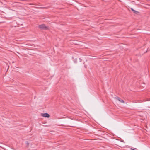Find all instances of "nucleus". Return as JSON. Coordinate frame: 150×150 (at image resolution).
Listing matches in <instances>:
<instances>
[{"mask_svg": "<svg viewBox=\"0 0 150 150\" xmlns=\"http://www.w3.org/2000/svg\"><path fill=\"white\" fill-rule=\"evenodd\" d=\"M115 98L117 99V100H118V99H120V98L118 97H116Z\"/></svg>", "mask_w": 150, "mask_h": 150, "instance_id": "5", "label": "nucleus"}, {"mask_svg": "<svg viewBox=\"0 0 150 150\" xmlns=\"http://www.w3.org/2000/svg\"><path fill=\"white\" fill-rule=\"evenodd\" d=\"M131 10L133 11V12L135 14H137L139 13L138 12L134 10L132 8H131Z\"/></svg>", "mask_w": 150, "mask_h": 150, "instance_id": "3", "label": "nucleus"}, {"mask_svg": "<svg viewBox=\"0 0 150 150\" xmlns=\"http://www.w3.org/2000/svg\"><path fill=\"white\" fill-rule=\"evenodd\" d=\"M132 149V150H136V149Z\"/></svg>", "mask_w": 150, "mask_h": 150, "instance_id": "7", "label": "nucleus"}, {"mask_svg": "<svg viewBox=\"0 0 150 150\" xmlns=\"http://www.w3.org/2000/svg\"><path fill=\"white\" fill-rule=\"evenodd\" d=\"M39 28L41 29L47 30L48 29V27L46 26L44 24H42L39 26Z\"/></svg>", "mask_w": 150, "mask_h": 150, "instance_id": "1", "label": "nucleus"}, {"mask_svg": "<svg viewBox=\"0 0 150 150\" xmlns=\"http://www.w3.org/2000/svg\"><path fill=\"white\" fill-rule=\"evenodd\" d=\"M41 116L45 117H50L48 113H44L41 114Z\"/></svg>", "mask_w": 150, "mask_h": 150, "instance_id": "2", "label": "nucleus"}, {"mask_svg": "<svg viewBox=\"0 0 150 150\" xmlns=\"http://www.w3.org/2000/svg\"><path fill=\"white\" fill-rule=\"evenodd\" d=\"M118 100L120 102L122 103H125L124 101L123 100L120 99H120H118Z\"/></svg>", "mask_w": 150, "mask_h": 150, "instance_id": "4", "label": "nucleus"}, {"mask_svg": "<svg viewBox=\"0 0 150 150\" xmlns=\"http://www.w3.org/2000/svg\"><path fill=\"white\" fill-rule=\"evenodd\" d=\"M150 101V99H147L146 100V101Z\"/></svg>", "mask_w": 150, "mask_h": 150, "instance_id": "6", "label": "nucleus"}]
</instances>
